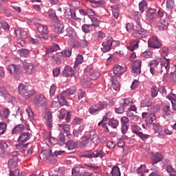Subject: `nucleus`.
Masks as SVG:
<instances>
[{
	"label": "nucleus",
	"mask_w": 176,
	"mask_h": 176,
	"mask_svg": "<svg viewBox=\"0 0 176 176\" xmlns=\"http://www.w3.org/2000/svg\"><path fill=\"white\" fill-rule=\"evenodd\" d=\"M135 25L131 23H129L126 25V31H134L133 33V36L138 38L139 39L145 38V32L141 25V18H140L138 16H136L135 17Z\"/></svg>",
	"instance_id": "f257e3e1"
},
{
	"label": "nucleus",
	"mask_w": 176,
	"mask_h": 176,
	"mask_svg": "<svg viewBox=\"0 0 176 176\" xmlns=\"http://www.w3.org/2000/svg\"><path fill=\"white\" fill-rule=\"evenodd\" d=\"M127 71V69L124 67L116 65L113 67V74L114 75L111 76V82L113 85V89L116 91L120 89V84L119 83V81H118L117 78H120L122 75Z\"/></svg>",
	"instance_id": "f03ea898"
},
{
	"label": "nucleus",
	"mask_w": 176,
	"mask_h": 176,
	"mask_svg": "<svg viewBox=\"0 0 176 176\" xmlns=\"http://www.w3.org/2000/svg\"><path fill=\"white\" fill-rule=\"evenodd\" d=\"M18 91L23 98H25V100H28V98H30L35 94L34 90H30L28 89V87L26 85H24L23 83H20L18 86Z\"/></svg>",
	"instance_id": "7ed1b4c3"
},
{
	"label": "nucleus",
	"mask_w": 176,
	"mask_h": 176,
	"mask_svg": "<svg viewBox=\"0 0 176 176\" xmlns=\"http://www.w3.org/2000/svg\"><path fill=\"white\" fill-rule=\"evenodd\" d=\"M82 141L81 144L82 146H86L89 144V140H91L94 144H97L100 141V137L96 133V131L92 130L89 132V135L88 136H84L82 138Z\"/></svg>",
	"instance_id": "20e7f679"
},
{
	"label": "nucleus",
	"mask_w": 176,
	"mask_h": 176,
	"mask_svg": "<svg viewBox=\"0 0 176 176\" xmlns=\"http://www.w3.org/2000/svg\"><path fill=\"white\" fill-rule=\"evenodd\" d=\"M87 76H89L91 78H82L80 80V82L82 83V85H87V86H89V87H93V86L91 85H93V82H91V80H96V79H97V76L96 74L94 72V70L93 69V68L90 67V68H87Z\"/></svg>",
	"instance_id": "39448f33"
},
{
	"label": "nucleus",
	"mask_w": 176,
	"mask_h": 176,
	"mask_svg": "<svg viewBox=\"0 0 176 176\" xmlns=\"http://www.w3.org/2000/svg\"><path fill=\"white\" fill-rule=\"evenodd\" d=\"M107 107L108 103L107 102H100L99 103L91 106L89 109V112L91 115H96V113H98L100 111L105 109Z\"/></svg>",
	"instance_id": "423d86ee"
},
{
	"label": "nucleus",
	"mask_w": 176,
	"mask_h": 176,
	"mask_svg": "<svg viewBox=\"0 0 176 176\" xmlns=\"http://www.w3.org/2000/svg\"><path fill=\"white\" fill-rule=\"evenodd\" d=\"M33 102L34 105L38 107H46V105H47V100L46 99L45 96L42 94L36 95V96H34L33 99Z\"/></svg>",
	"instance_id": "0eeeda50"
},
{
	"label": "nucleus",
	"mask_w": 176,
	"mask_h": 176,
	"mask_svg": "<svg viewBox=\"0 0 176 176\" xmlns=\"http://www.w3.org/2000/svg\"><path fill=\"white\" fill-rule=\"evenodd\" d=\"M142 61L141 60H135L131 66L132 70L131 72L134 76H137L141 74V65Z\"/></svg>",
	"instance_id": "6e6552de"
},
{
	"label": "nucleus",
	"mask_w": 176,
	"mask_h": 176,
	"mask_svg": "<svg viewBox=\"0 0 176 176\" xmlns=\"http://www.w3.org/2000/svg\"><path fill=\"white\" fill-rule=\"evenodd\" d=\"M43 120L45 124L48 127V129H52L53 127V118L52 116V113L49 111H46L43 113Z\"/></svg>",
	"instance_id": "1a4fd4ad"
},
{
	"label": "nucleus",
	"mask_w": 176,
	"mask_h": 176,
	"mask_svg": "<svg viewBox=\"0 0 176 176\" xmlns=\"http://www.w3.org/2000/svg\"><path fill=\"white\" fill-rule=\"evenodd\" d=\"M23 68L24 74L27 75H32L35 72V66L32 63H23Z\"/></svg>",
	"instance_id": "9d476101"
},
{
	"label": "nucleus",
	"mask_w": 176,
	"mask_h": 176,
	"mask_svg": "<svg viewBox=\"0 0 176 176\" xmlns=\"http://www.w3.org/2000/svg\"><path fill=\"white\" fill-rule=\"evenodd\" d=\"M8 69L12 75H14L16 79H20V75H19V72L20 71V67L16 65H9L8 66Z\"/></svg>",
	"instance_id": "9b49d317"
},
{
	"label": "nucleus",
	"mask_w": 176,
	"mask_h": 176,
	"mask_svg": "<svg viewBox=\"0 0 176 176\" xmlns=\"http://www.w3.org/2000/svg\"><path fill=\"white\" fill-rule=\"evenodd\" d=\"M148 46L154 49H159L162 47V43L159 41L157 37L153 36L148 39Z\"/></svg>",
	"instance_id": "f8f14e48"
},
{
	"label": "nucleus",
	"mask_w": 176,
	"mask_h": 176,
	"mask_svg": "<svg viewBox=\"0 0 176 176\" xmlns=\"http://www.w3.org/2000/svg\"><path fill=\"white\" fill-rule=\"evenodd\" d=\"M113 42V41L112 40V38L106 40V41H104L102 44V45L103 46L102 47H101L102 52H103V53H107V52H109V50L112 47Z\"/></svg>",
	"instance_id": "ddd939ff"
},
{
	"label": "nucleus",
	"mask_w": 176,
	"mask_h": 176,
	"mask_svg": "<svg viewBox=\"0 0 176 176\" xmlns=\"http://www.w3.org/2000/svg\"><path fill=\"white\" fill-rule=\"evenodd\" d=\"M163 160V155L160 153H156L155 154H152L151 163L152 164H157Z\"/></svg>",
	"instance_id": "4468645a"
},
{
	"label": "nucleus",
	"mask_w": 176,
	"mask_h": 176,
	"mask_svg": "<svg viewBox=\"0 0 176 176\" xmlns=\"http://www.w3.org/2000/svg\"><path fill=\"white\" fill-rule=\"evenodd\" d=\"M163 111L164 112V118L166 120H170L173 118V112L170 109V106L166 105L163 108Z\"/></svg>",
	"instance_id": "2eb2a0df"
},
{
	"label": "nucleus",
	"mask_w": 176,
	"mask_h": 176,
	"mask_svg": "<svg viewBox=\"0 0 176 176\" xmlns=\"http://www.w3.org/2000/svg\"><path fill=\"white\" fill-rule=\"evenodd\" d=\"M156 18V10L150 8L147 11L146 20L148 21H152Z\"/></svg>",
	"instance_id": "dca6fc26"
},
{
	"label": "nucleus",
	"mask_w": 176,
	"mask_h": 176,
	"mask_svg": "<svg viewBox=\"0 0 176 176\" xmlns=\"http://www.w3.org/2000/svg\"><path fill=\"white\" fill-rule=\"evenodd\" d=\"M80 46L81 47H87L89 46V41L86 39L78 40L73 44L74 47H78Z\"/></svg>",
	"instance_id": "f3484780"
},
{
	"label": "nucleus",
	"mask_w": 176,
	"mask_h": 176,
	"mask_svg": "<svg viewBox=\"0 0 176 176\" xmlns=\"http://www.w3.org/2000/svg\"><path fill=\"white\" fill-rule=\"evenodd\" d=\"M63 36H69V38H75L76 36V32L75 30L72 27H69L66 29V32L63 34Z\"/></svg>",
	"instance_id": "a211bd4d"
},
{
	"label": "nucleus",
	"mask_w": 176,
	"mask_h": 176,
	"mask_svg": "<svg viewBox=\"0 0 176 176\" xmlns=\"http://www.w3.org/2000/svg\"><path fill=\"white\" fill-rule=\"evenodd\" d=\"M68 96L67 95H64V92L63 91L61 94L58 96V100L60 105H68V102H67V99Z\"/></svg>",
	"instance_id": "6ab92c4d"
},
{
	"label": "nucleus",
	"mask_w": 176,
	"mask_h": 176,
	"mask_svg": "<svg viewBox=\"0 0 176 176\" xmlns=\"http://www.w3.org/2000/svg\"><path fill=\"white\" fill-rule=\"evenodd\" d=\"M65 17L67 19H80V16H77L76 13H75V11L72 10H68V11L66 10L65 12Z\"/></svg>",
	"instance_id": "aec40b11"
},
{
	"label": "nucleus",
	"mask_w": 176,
	"mask_h": 176,
	"mask_svg": "<svg viewBox=\"0 0 176 176\" xmlns=\"http://www.w3.org/2000/svg\"><path fill=\"white\" fill-rule=\"evenodd\" d=\"M18 163H19V158L17 157L10 158L8 160V166L9 168H16V167H17Z\"/></svg>",
	"instance_id": "412c9836"
},
{
	"label": "nucleus",
	"mask_w": 176,
	"mask_h": 176,
	"mask_svg": "<svg viewBox=\"0 0 176 176\" xmlns=\"http://www.w3.org/2000/svg\"><path fill=\"white\" fill-rule=\"evenodd\" d=\"M76 94V87H70L69 89L63 91V96H67L68 97L74 96Z\"/></svg>",
	"instance_id": "4be33fe9"
},
{
	"label": "nucleus",
	"mask_w": 176,
	"mask_h": 176,
	"mask_svg": "<svg viewBox=\"0 0 176 176\" xmlns=\"http://www.w3.org/2000/svg\"><path fill=\"white\" fill-rule=\"evenodd\" d=\"M31 138V136L30 135V133H23L19 138H18V141L19 142H26V141H28Z\"/></svg>",
	"instance_id": "5701e85b"
},
{
	"label": "nucleus",
	"mask_w": 176,
	"mask_h": 176,
	"mask_svg": "<svg viewBox=\"0 0 176 176\" xmlns=\"http://www.w3.org/2000/svg\"><path fill=\"white\" fill-rule=\"evenodd\" d=\"M168 100H170L173 111L176 110V96L174 94H170L167 96Z\"/></svg>",
	"instance_id": "b1692460"
},
{
	"label": "nucleus",
	"mask_w": 176,
	"mask_h": 176,
	"mask_svg": "<svg viewBox=\"0 0 176 176\" xmlns=\"http://www.w3.org/2000/svg\"><path fill=\"white\" fill-rule=\"evenodd\" d=\"M14 32L16 36L19 35V36H21V38H22L23 39H25V38L28 36L27 32L21 30L20 28H15Z\"/></svg>",
	"instance_id": "393cba45"
},
{
	"label": "nucleus",
	"mask_w": 176,
	"mask_h": 176,
	"mask_svg": "<svg viewBox=\"0 0 176 176\" xmlns=\"http://www.w3.org/2000/svg\"><path fill=\"white\" fill-rule=\"evenodd\" d=\"M157 27L160 31H164L168 28V22L166 21L160 22L157 23Z\"/></svg>",
	"instance_id": "a878e982"
},
{
	"label": "nucleus",
	"mask_w": 176,
	"mask_h": 176,
	"mask_svg": "<svg viewBox=\"0 0 176 176\" xmlns=\"http://www.w3.org/2000/svg\"><path fill=\"white\" fill-rule=\"evenodd\" d=\"M64 74L66 76H74L75 75V71L72 69L70 66H65L64 69Z\"/></svg>",
	"instance_id": "bb28decb"
},
{
	"label": "nucleus",
	"mask_w": 176,
	"mask_h": 176,
	"mask_svg": "<svg viewBox=\"0 0 176 176\" xmlns=\"http://www.w3.org/2000/svg\"><path fill=\"white\" fill-rule=\"evenodd\" d=\"M58 127H59L60 131H61L62 133H65L66 134L69 133V130H70L69 124H59Z\"/></svg>",
	"instance_id": "cd10ccee"
},
{
	"label": "nucleus",
	"mask_w": 176,
	"mask_h": 176,
	"mask_svg": "<svg viewBox=\"0 0 176 176\" xmlns=\"http://www.w3.org/2000/svg\"><path fill=\"white\" fill-rule=\"evenodd\" d=\"M37 31L41 34V35H47V26L45 25H40L37 28Z\"/></svg>",
	"instance_id": "c85d7f7f"
},
{
	"label": "nucleus",
	"mask_w": 176,
	"mask_h": 176,
	"mask_svg": "<svg viewBox=\"0 0 176 176\" xmlns=\"http://www.w3.org/2000/svg\"><path fill=\"white\" fill-rule=\"evenodd\" d=\"M108 125L110 126L111 129H117L118 126H119V120L115 118H111L109 120Z\"/></svg>",
	"instance_id": "c756f323"
},
{
	"label": "nucleus",
	"mask_w": 176,
	"mask_h": 176,
	"mask_svg": "<svg viewBox=\"0 0 176 176\" xmlns=\"http://www.w3.org/2000/svg\"><path fill=\"white\" fill-rule=\"evenodd\" d=\"M24 130V125L19 124L12 129V134H20Z\"/></svg>",
	"instance_id": "7c9ffc66"
},
{
	"label": "nucleus",
	"mask_w": 176,
	"mask_h": 176,
	"mask_svg": "<svg viewBox=\"0 0 176 176\" xmlns=\"http://www.w3.org/2000/svg\"><path fill=\"white\" fill-rule=\"evenodd\" d=\"M120 102L124 108H126V107H129L130 104L131 105V104H133V99L130 98H124L120 100Z\"/></svg>",
	"instance_id": "2f4dec72"
},
{
	"label": "nucleus",
	"mask_w": 176,
	"mask_h": 176,
	"mask_svg": "<svg viewBox=\"0 0 176 176\" xmlns=\"http://www.w3.org/2000/svg\"><path fill=\"white\" fill-rule=\"evenodd\" d=\"M82 30L83 32H85V34H88V32H90V31H93V30L96 29L91 25L84 24L82 26Z\"/></svg>",
	"instance_id": "473e14b6"
},
{
	"label": "nucleus",
	"mask_w": 176,
	"mask_h": 176,
	"mask_svg": "<svg viewBox=\"0 0 176 176\" xmlns=\"http://www.w3.org/2000/svg\"><path fill=\"white\" fill-rule=\"evenodd\" d=\"M153 56V51L147 50L142 54V57L144 58H152Z\"/></svg>",
	"instance_id": "72a5a7b5"
},
{
	"label": "nucleus",
	"mask_w": 176,
	"mask_h": 176,
	"mask_svg": "<svg viewBox=\"0 0 176 176\" xmlns=\"http://www.w3.org/2000/svg\"><path fill=\"white\" fill-rule=\"evenodd\" d=\"M0 116L1 119H8V118L10 116V110L9 109H6L2 111L0 113Z\"/></svg>",
	"instance_id": "f704fd0d"
},
{
	"label": "nucleus",
	"mask_w": 176,
	"mask_h": 176,
	"mask_svg": "<svg viewBox=\"0 0 176 176\" xmlns=\"http://www.w3.org/2000/svg\"><path fill=\"white\" fill-rule=\"evenodd\" d=\"M66 148L69 151H72L76 148V143L74 140H69L66 143Z\"/></svg>",
	"instance_id": "c9c22d12"
},
{
	"label": "nucleus",
	"mask_w": 176,
	"mask_h": 176,
	"mask_svg": "<svg viewBox=\"0 0 176 176\" xmlns=\"http://www.w3.org/2000/svg\"><path fill=\"white\" fill-rule=\"evenodd\" d=\"M153 120H156V116H155V113H150L146 118V122L147 124H151L153 122Z\"/></svg>",
	"instance_id": "e433bc0d"
},
{
	"label": "nucleus",
	"mask_w": 176,
	"mask_h": 176,
	"mask_svg": "<svg viewBox=\"0 0 176 176\" xmlns=\"http://www.w3.org/2000/svg\"><path fill=\"white\" fill-rule=\"evenodd\" d=\"M146 9H148V3L145 1H142L139 3L140 12L143 13V12H145V10H146Z\"/></svg>",
	"instance_id": "4c0bfd02"
},
{
	"label": "nucleus",
	"mask_w": 176,
	"mask_h": 176,
	"mask_svg": "<svg viewBox=\"0 0 176 176\" xmlns=\"http://www.w3.org/2000/svg\"><path fill=\"white\" fill-rule=\"evenodd\" d=\"M166 6L169 10H173L175 6V1L174 0H166Z\"/></svg>",
	"instance_id": "58836bf2"
},
{
	"label": "nucleus",
	"mask_w": 176,
	"mask_h": 176,
	"mask_svg": "<svg viewBox=\"0 0 176 176\" xmlns=\"http://www.w3.org/2000/svg\"><path fill=\"white\" fill-rule=\"evenodd\" d=\"M8 129V125L6 123L1 122H0V135L5 134L6 133V130Z\"/></svg>",
	"instance_id": "ea45409f"
},
{
	"label": "nucleus",
	"mask_w": 176,
	"mask_h": 176,
	"mask_svg": "<svg viewBox=\"0 0 176 176\" xmlns=\"http://www.w3.org/2000/svg\"><path fill=\"white\" fill-rule=\"evenodd\" d=\"M111 174L112 176H121L120 175V169L118 166H113L112 168Z\"/></svg>",
	"instance_id": "a19ab883"
},
{
	"label": "nucleus",
	"mask_w": 176,
	"mask_h": 176,
	"mask_svg": "<svg viewBox=\"0 0 176 176\" xmlns=\"http://www.w3.org/2000/svg\"><path fill=\"white\" fill-rule=\"evenodd\" d=\"M28 41H29V43L36 45V43H39L40 41H42V37H41L40 36H36V38H30Z\"/></svg>",
	"instance_id": "79ce46f5"
},
{
	"label": "nucleus",
	"mask_w": 176,
	"mask_h": 176,
	"mask_svg": "<svg viewBox=\"0 0 176 176\" xmlns=\"http://www.w3.org/2000/svg\"><path fill=\"white\" fill-rule=\"evenodd\" d=\"M138 173L140 174L141 176H144V173H148V169H146V166L142 165L138 168Z\"/></svg>",
	"instance_id": "37998d69"
},
{
	"label": "nucleus",
	"mask_w": 176,
	"mask_h": 176,
	"mask_svg": "<svg viewBox=\"0 0 176 176\" xmlns=\"http://www.w3.org/2000/svg\"><path fill=\"white\" fill-rule=\"evenodd\" d=\"M26 113H28L30 120H34V111L31 109V107H28L25 109Z\"/></svg>",
	"instance_id": "c03bdc74"
},
{
	"label": "nucleus",
	"mask_w": 176,
	"mask_h": 176,
	"mask_svg": "<svg viewBox=\"0 0 176 176\" xmlns=\"http://www.w3.org/2000/svg\"><path fill=\"white\" fill-rule=\"evenodd\" d=\"M153 128L154 130L155 134H157L158 133H160L162 131V125L160 124H153Z\"/></svg>",
	"instance_id": "a18cd8bd"
},
{
	"label": "nucleus",
	"mask_w": 176,
	"mask_h": 176,
	"mask_svg": "<svg viewBox=\"0 0 176 176\" xmlns=\"http://www.w3.org/2000/svg\"><path fill=\"white\" fill-rule=\"evenodd\" d=\"M16 149L19 152H25L27 148V144H19L15 145Z\"/></svg>",
	"instance_id": "49530a36"
},
{
	"label": "nucleus",
	"mask_w": 176,
	"mask_h": 176,
	"mask_svg": "<svg viewBox=\"0 0 176 176\" xmlns=\"http://www.w3.org/2000/svg\"><path fill=\"white\" fill-rule=\"evenodd\" d=\"M152 104H153V102H152V100L149 99H144L141 102L142 107H151Z\"/></svg>",
	"instance_id": "de8ad7c7"
},
{
	"label": "nucleus",
	"mask_w": 176,
	"mask_h": 176,
	"mask_svg": "<svg viewBox=\"0 0 176 176\" xmlns=\"http://www.w3.org/2000/svg\"><path fill=\"white\" fill-rule=\"evenodd\" d=\"M102 151H96V153H91V159L96 157H102Z\"/></svg>",
	"instance_id": "09e8293b"
},
{
	"label": "nucleus",
	"mask_w": 176,
	"mask_h": 176,
	"mask_svg": "<svg viewBox=\"0 0 176 176\" xmlns=\"http://www.w3.org/2000/svg\"><path fill=\"white\" fill-rule=\"evenodd\" d=\"M138 137L141 138V140H142V141H146V140H148V138H150L151 135H148V134H145L142 132H140L138 134Z\"/></svg>",
	"instance_id": "8fccbe9b"
},
{
	"label": "nucleus",
	"mask_w": 176,
	"mask_h": 176,
	"mask_svg": "<svg viewBox=\"0 0 176 176\" xmlns=\"http://www.w3.org/2000/svg\"><path fill=\"white\" fill-rule=\"evenodd\" d=\"M0 93L4 98H10V95L8 93V91L5 88H0Z\"/></svg>",
	"instance_id": "3c124183"
},
{
	"label": "nucleus",
	"mask_w": 176,
	"mask_h": 176,
	"mask_svg": "<svg viewBox=\"0 0 176 176\" xmlns=\"http://www.w3.org/2000/svg\"><path fill=\"white\" fill-rule=\"evenodd\" d=\"M82 63H83V56H82L81 54H78L76 58V63L74 65V67L82 64Z\"/></svg>",
	"instance_id": "603ef678"
},
{
	"label": "nucleus",
	"mask_w": 176,
	"mask_h": 176,
	"mask_svg": "<svg viewBox=\"0 0 176 176\" xmlns=\"http://www.w3.org/2000/svg\"><path fill=\"white\" fill-rule=\"evenodd\" d=\"M55 32L56 34H63L64 32V26L63 25H58L56 28H55Z\"/></svg>",
	"instance_id": "864d4df0"
},
{
	"label": "nucleus",
	"mask_w": 176,
	"mask_h": 176,
	"mask_svg": "<svg viewBox=\"0 0 176 176\" xmlns=\"http://www.w3.org/2000/svg\"><path fill=\"white\" fill-rule=\"evenodd\" d=\"M60 53L63 57H71V55L72 54V51H71V50H65Z\"/></svg>",
	"instance_id": "5fc2aeb1"
},
{
	"label": "nucleus",
	"mask_w": 176,
	"mask_h": 176,
	"mask_svg": "<svg viewBox=\"0 0 176 176\" xmlns=\"http://www.w3.org/2000/svg\"><path fill=\"white\" fill-rule=\"evenodd\" d=\"M151 97L153 98L157 97V93H159V88H157V87H153L151 90Z\"/></svg>",
	"instance_id": "6e6d98bb"
},
{
	"label": "nucleus",
	"mask_w": 176,
	"mask_h": 176,
	"mask_svg": "<svg viewBox=\"0 0 176 176\" xmlns=\"http://www.w3.org/2000/svg\"><path fill=\"white\" fill-rule=\"evenodd\" d=\"M57 50H58V45L54 44L47 50V53H54V52H57Z\"/></svg>",
	"instance_id": "4d7b16f0"
},
{
	"label": "nucleus",
	"mask_w": 176,
	"mask_h": 176,
	"mask_svg": "<svg viewBox=\"0 0 176 176\" xmlns=\"http://www.w3.org/2000/svg\"><path fill=\"white\" fill-rule=\"evenodd\" d=\"M91 21L92 23L91 24L92 26H94L96 28H97V27L100 26V21H98V19L97 18H91Z\"/></svg>",
	"instance_id": "13d9d810"
},
{
	"label": "nucleus",
	"mask_w": 176,
	"mask_h": 176,
	"mask_svg": "<svg viewBox=\"0 0 176 176\" xmlns=\"http://www.w3.org/2000/svg\"><path fill=\"white\" fill-rule=\"evenodd\" d=\"M160 54L162 57H166V56L168 55V48L164 47L160 50Z\"/></svg>",
	"instance_id": "bf43d9fd"
},
{
	"label": "nucleus",
	"mask_w": 176,
	"mask_h": 176,
	"mask_svg": "<svg viewBox=\"0 0 176 176\" xmlns=\"http://www.w3.org/2000/svg\"><path fill=\"white\" fill-rule=\"evenodd\" d=\"M160 110V104H156L151 108V112H152L153 113H157V112H159Z\"/></svg>",
	"instance_id": "052dcab7"
},
{
	"label": "nucleus",
	"mask_w": 176,
	"mask_h": 176,
	"mask_svg": "<svg viewBox=\"0 0 176 176\" xmlns=\"http://www.w3.org/2000/svg\"><path fill=\"white\" fill-rule=\"evenodd\" d=\"M150 67L157 68V65H159V61L156 60H152L149 62Z\"/></svg>",
	"instance_id": "680f3d73"
},
{
	"label": "nucleus",
	"mask_w": 176,
	"mask_h": 176,
	"mask_svg": "<svg viewBox=\"0 0 176 176\" xmlns=\"http://www.w3.org/2000/svg\"><path fill=\"white\" fill-rule=\"evenodd\" d=\"M129 122L130 120L127 117L123 116L122 118H121V124L129 126Z\"/></svg>",
	"instance_id": "e2e57ef3"
},
{
	"label": "nucleus",
	"mask_w": 176,
	"mask_h": 176,
	"mask_svg": "<svg viewBox=\"0 0 176 176\" xmlns=\"http://www.w3.org/2000/svg\"><path fill=\"white\" fill-rule=\"evenodd\" d=\"M140 130H141V127H140L138 125H134L133 126V133H134V134H136L137 135L138 134L141 133V131H140Z\"/></svg>",
	"instance_id": "0e129e2a"
},
{
	"label": "nucleus",
	"mask_w": 176,
	"mask_h": 176,
	"mask_svg": "<svg viewBox=\"0 0 176 176\" xmlns=\"http://www.w3.org/2000/svg\"><path fill=\"white\" fill-rule=\"evenodd\" d=\"M56 90H57V87L55 85H52L50 89V94L52 97L54 96V93H56Z\"/></svg>",
	"instance_id": "69168bd1"
},
{
	"label": "nucleus",
	"mask_w": 176,
	"mask_h": 176,
	"mask_svg": "<svg viewBox=\"0 0 176 176\" xmlns=\"http://www.w3.org/2000/svg\"><path fill=\"white\" fill-rule=\"evenodd\" d=\"M82 122H83V120L82 118H74L72 121V124H74V126H76L78 124H80Z\"/></svg>",
	"instance_id": "338daca9"
},
{
	"label": "nucleus",
	"mask_w": 176,
	"mask_h": 176,
	"mask_svg": "<svg viewBox=\"0 0 176 176\" xmlns=\"http://www.w3.org/2000/svg\"><path fill=\"white\" fill-rule=\"evenodd\" d=\"M115 112H116V113H123V112H124V107H116Z\"/></svg>",
	"instance_id": "774afa93"
}]
</instances>
